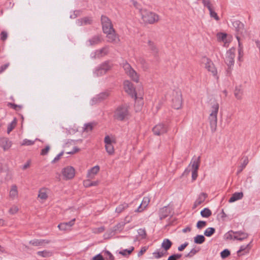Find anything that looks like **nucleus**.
<instances>
[{"instance_id": "nucleus-1", "label": "nucleus", "mask_w": 260, "mask_h": 260, "mask_svg": "<svg viewBox=\"0 0 260 260\" xmlns=\"http://www.w3.org/2000/svg\"><path fill=\"white\" fill-rule=\"evenodd\" d=\"M123 88L124 91L132 98L134 99L136 102L140 103V106L137 110H140L143 105V96L140 93L137 94L134 84L129 80H125L123 83Z\"/></svg>"}, {"instance_id": "nucleus-2", "label": "nucleus", "mask_w": 260, "mask_h": 260, "mask_svg": "<svg viewBox=\"0 0 260 260\" xmlns=\"http://www.w3.org/2000/svg\"><path fill=\"white\" fill-rule=\"evenodd\" d=\"M131 117V108L128 104H121L115 110V119L118 121L126 122Z\"/></svg>"}, {"instance_id": "nucleus-3", "label": "nucleus", "mask_w": 260, "mask_h": 260, "mask_svg": "<svg viewBox=\"0 0 260 260\" xmlns=\"http://www.w3.org/2000/svg\"><path fill=\"white\" fill-rule=\"evenodd\" d=\"M101 21L103 25V31L107 34V38L109 42L114 41V29L112 27V22L109 19L105 16L101 17Z\"/></svg>"}, {"instance_id": "nucleus-4", "label": "nucleus", "mask_w": 260, "mask_h": 260, "mask_svg": "<svg viewBox=\"0 0 260 260\" xmlns=\"http://www.w3.org/2000/svg\"><path fill=\"white\" fill-rule=\"evenodd\" d=\"M140 14L142 20L145 23L153 24L159 20V17L157 14L146 9H140Z\"/></svg>"}, {"instance_id": "nucleus-5", "label": "nucleus", "mask_w": 260, "mask_h": 260, "mask_svg": "<svg viewBox=\"0 0 260 260\" xmlns=\"http://www.w3.org/2000/svg\"><path fill=\"white\" fill-rule=\"evenodd\" d=\"M181 92L179 90L174 91L172 93V105L175 109H179L182 106Z\"/></svg>"}, {"instance_id": "nucleus-6", "label": "nucleus", "mask_w": 260, "mask_h": 260, "mask_svg": "<svg viewBox=\"0 0 260 260\" xmlns=\"http://www.w3.org/2000/svg\"><path fill=\"white\" fill-rule=\"evenodd\" d=\"M58 175H61L62 179L64 180H71L75 176V170L72 166H67L61 170V174Z\"/></svg>"}, {"instance_id": "nucleus-7", "label": "nucleus", "mask_w": 260, "mask_h": 260, "mask_svg": "<svg viewBox=\"0 0 260 260\" xmlns=\"http://www.w3.org/2000/svg\"><path fill=\"white\" fill-rule=\"evenodd\" d=\"M123 69L126 74L134 82L138 83L139 82V75L132 68L129 64L125 63L123 64Z\"/></svg>"}, {"instance_id": "nucleus-8", "label": "nucleus", "mask_w": 260, "mask_h": 260, "mask_svg": "<svg viewBox=\"0 0 260 260\" xmlns=\"http://www.w3.org/2000/svg\"><path fill=\"white\" fill-rule=\"evenodd\" d=\"M203 62L205 63V68L216 78L218 79L217 71L212 61L208 58L204 57Z\"/></svg>"}, {"instance_id": "nucleus-9", "label": "nucleus", "mask_w": 260, "mask_h": 260, "mask_svg": "<svg viewBox=\"0 0 260 260\" xmlns=\"http://www.w3.org/2000/svg\"><path fill=\"white\" fill-rule=\"evenodd\" d=\"M235 56V49L233 48L229 49L226 53L225 57V62L229 66L231 67L234 63Z\"/></svg>"}, {"instance_id": "nucleus-10", "label": "nucleus", "mask_w": 260, "mask_h": 260, "mask_svg": "<svg viewBox=\"0 0 260 260\" xmlns=\"http://www.w3.org/2000/svg\"><path fill=\"white\" fill-rule=\"evenodd\" d=\"M105 147L107 152L109 155H112L114 153V147L113 146V140L109 136H106L104 139Z\"/></svg>"}, {"instance_id": "nucleus-11", "label": "nucleus", "mask_w": 260, "mask_h": 260, "mask_svg": "<svg viewBox=\"0 0 260 260\" xmlns=\"http://www.w3.org/2000/svg\"><path fill=\"white\" fill-rule=\"evenodd\" d=\"M12 145V142L8 138H0V147L4 151L9 150Z\"/></svg>"}, {"instance_id": "nucleus-12", "label": "nucleus", "mask_w": 260, "mask_h": 260, "mask_svg": "<svg viewBox=\"0 0 260 260\" xmlns=\"http://www.w3.org/2000/svg\"><path fill=\"white\" fill-rule=\"evenodd\" d=\"M233 27L238 34L244 36L245 34V29L244 28V24L238 20H236L233 22Z\"/></svg>"}, {"instance_id": "nucleus-13", "label": "nucleus", "mask_w": 260, "mask_h": 260, "mask_svg": "<svg viewBox=\"0 0 260 260\" xmlns=\"http://www.w3.org/2000/svg\"><path fill=\"white\" fill-rule=\"evenodd\" d=\"M167 131V128L164 124L159 123L156 125L153 128V132L155 135H160Z\"/></svg>"}, {"instance_id": "nucleus-14", "label": "nucleus", "mask_w": 260, "mask_h": 260, "mask_svg": "<svg viewBox=\"0 0 260 260\" xmlns=\"http://www.w3.org/2000/svg\"><path fill=\"white\" fill-rule=\"evenodd\" d=\"M100 168L98 165L95 166L93 167L88 170L86 174L87 178L94 179L95 176L100 172Z\"/></svg>"}, {"instance_id": "nucleus-15", "label": "nucleus", "mask_w": 260, "mask_h": 260, "mask_svg": "<svg viewBox=\"0 0 260 260\" xmlns=\"http://www.w3.org/2000/svg\"><path fill=\"white\" fill-rule=\"evenodd\" d=\"M150 201V199L148 197H145L141 204L139 207L135 210L136 212H142L146 209Z\"/></svg>"}, {"instance_id": "nucleus-16", "label": "nucleus", "mask_w": 260, "mask_h": 260, "mask_svg": "<svg viewBox=\"0 0 260 260\" xmlns=\"http://www.w3.org/2000/svg\"><path fill=\"white\" fill-rule=\"evenodd\" d=\"M75 219H73L69 222H63L59 224L57 226L58 228L61 231H68L75 224Z\"/></svg>"}, {"instance_id": "nucleus-17", "label": "nucleus", "mask_w": 260, "mask_h": 260, "mask_svg": "<svg viewBox=\"0 0 260 260\" xmlns=\"http://www.w3.org/2000/svg\"><path fill=\"white\" fill-rule=\"evenodd\" d=\"M9 196L12 200L16 199L18 197V187L16 184H13L11 186Z\"/></svg>"}, {"instance_id": "nucleus-18", "label": "nucleus", "mask_w": 260, "mask_h": 260, "mask_svg": "<svg viewBox=\"0 0 260 260\" xmlns=\"http://www.w3.org/2000/svg\"><path fill=\"white\" fill-rule=\"evenodd\" d=\"M217 115H209V121L210 123V128L212 132L214 133L216 131L217 128Z\"/></svg>"}, {"instance_id": "nucleus-19", "label": "nucleus", "mask_w": 260, "mask_h": 260, "mask_svg": "<svg viewBox=\"0 0 260 260\" xmlns=\"http://www.w3.org/2000/svg\"><path fill=\"white\" fill-rule=\"evenodd\" d=\"M49 190L47 188H42L39 191L38 198L43 202L46 201L48 198Z\"/></svg>"}, {"instance_id": "nucleus-20", "label": "nucleus", "mask_w": 260, "mask_h": 260, "mask_svg": "<svg viewBox=\"0 0 260 260\" xmlns=\"http://www.w3.org/2000/svg\"><path fill=\"white\" fill-rule=\"evenodd\" d=\"M207 197V194L205 193H201L197 198V199L196 200L193 205V208H196L199 206H200L201 204H202L205 201L206 198Z\"/></svg>"}, {"instance_id": "nucleus-21", "label": "nucleus", "mask_w": 260, "mask_h": 260, "mask_svg": "<svg viewBox=\"0 0 260 260\" xmlns=\"http://www.w3.org/2000/svg\"><path fill=\"white\" fill-rule=\"evenodd\" d=\"M200 163V157L193 158L191 160L190 166L191 167L192 171H198Z\"/></svg>"}, {"instance_id": "nucleus-22", "label": "nucleus", "mask_w": 260, "mask_h": 260, "mask_svg": "<svg viewBox=\"0 0 260 260\" xmlns=\"http://www.w3.org/2000/svg\"><path fill=\"white\" fill-rule=\"evenodd\" d=\"M235 239L239 240V241H242L246 238H247L248 235L247 233H245L242 231H237L235 232Z\"/></svg>"}, {"instance_id": "nucleus-23", "label": "nucleus", "mask_w": 260, "mask_h": 260, "mask_svg": "<svg viewBox=\"0 0 260 260\" xmlns=\"http://www.w3.org/2000/svg\"><path fill=\"white\" fill-rule=\"evenodd\" d=\"M219 105L217 102H214L212 104L211 109L210 110L209 115H217L219 110Z\"/></svg>"}, {"instance_id": "nucleus-24", "label": "nucleus", "mask_w": 260, "mask_h": 260, "mask_svg": "<svg viewBox=\"0 0 260 260\" xmlns=\"http://www.w3.org/2000/svg\"><path fill=\"white\" fill-rule=\"evenodd\" d=\"M92 20L90 17H85L80 19H78L77 21V23L78 25L81 26L87 24H90L91 23Z\"/></svg>"}, {"instance_id": "nucleus-25", "label": "nucleus", "mask_w": 260, "mask_h": 260, "mask_svg": "<svg viewBox=\"0 0 260 260\" xmlns=\"http://www.w3.org/2000/svg\"><path fill=\"white\" fill-rule=\"evenodd\" d=\"M110 68V66L109 64V63L105 62L98 70L97 74L101 75L103 74H105L108 70H109Z\"/></svg>"}, {"instance_id": "nucleus-26", "label": "nucleus", "mask_w": 260, "mask_h": 260, "mask_svg": "<svg viewBox=\"0 0 260 260\" xmlns=\"http://www.w3.org/2000/svg\"><path fill=\"white\" fill-rule=\"evenodd\" d=\"M243 192H235L234 194H233L232 196L230 199L229 202L230 203H233L237 200L241 199L243 198Z\"/></svg>"}, {"instance_id": "nucleus-27", "label": "nucleus", "mask_w": 260, "mask_h": 260, "mask_svg": "<svg viewBox=\"0 0 260 260\" xmlns=\"http://www.w3.org/2000/svg\"><path fill=\"white\" fill-rule=\"evenodd\" d=\"M148 48L151 51V53L154 55H156L158 52V49L153 42L151 41L150 40L148 41Z\"/></svg>"}, {"instance_id": "nucleus-28", "label": "nucleus", "mask_w": 260, "mask_h": 260, "mask_svg": "<svg viewBox=\"0 0 260 260\" xmlns=\"http://www.w3.org/2000/svg\"><path fill=\"white\" fill-rule=\"evenodd\" d=\"M172 245V242L168 239H165L162 243L161 247L164 249L166 251L169 250Z\"/></svg>"}, {"instance_id": "nucleus-29", "label": "nucleus", "mask_w": 260, "mask_h": 260, "mask_svg": "<svg viewBox=\"0 0 260 260\" xmlns=\"http://www.w3.org/2000/svg\"><path fill=\"white\" fill-rule=\"evenodd\" d=\"M250 244H248L247 245H242L240 247L239 250L237 251V253L239 256L244 254V253H241L242 252L244 251L245 253H247L249 252L250 249L249 247Z\"/></svg>"}, {"instance_id": "nucleus-30", "label": "nucleus", "mask_w": 260, "mask_h": 260, "mask_svg": "<svg viewBox=\"0 0 260 260\" xmlns=\"http://www.w3.org/2000/svg\"><path fill=\"white\" fill-rule=\"evenodd\" d=\"M101 42V38L100 36H95L89 40L90 45L97 44Z\"/></svg>"}, {"instance_id": "nucleus-31", "label": "nucleus", "mask_w": 260, "mask_h": 260, "mask_svg": "<svg viewBox=\"0 0 260 260\" xmlns=\"http://www.w3.org/2000/svg\"><path fill=\"white\" fill-rule=\"evenodd\" d=\"M134 249V247H131L129 249H124L119 251H117V253H118L124 256H127L132 253Z\"/></svg>"}, {"instance_id": "nucleus-32", "label": "nucleus", "mask_w": 260, "mask_h": 260, "mask_svg": "<svg viewBox=\"0 0 260 260\" xmlns=\"http://www.w3.org/2000/svg\"><path fill=\"white\" fill-rule=\"evenodd\" d=\"M212 214L211 210L207 208H204L201 211V215L203 217L208 218L210 217Z\"/></svg>"}, {"instance_id": "nucleus-33", "label": "nucleus", "mask_w": 260, "mask_h": 260, "mask_svg": "<svg viewBox=\"0 0 260 260\" xmlns=\"http://www.w3.org/2000/svg\"><path fill=\"white\" fill-rule=\"evenodd\" d=\"M205 238L204 236L198 235L194 238V242L196 244H201L204 242Z\"/></svg>"}, {"instance_id": "nucleus-34", "label": "nucleus", "mask_w": 260, "mask_h": 260, "mask_svg": "<svg viewBox=\"0 0 260 260\" xmlns=\"http://www.w3.org/2000/svg\"><path fill=\"white\" fill-rule=\"evenodd\" d=\"M37 254L43 257H48L52 256V253L50 251L44 250L38 251Z\"/></svg>"}, {"instance_id": "nucleus-35", "label": "nucleus", "mask_w": 260, "mask_h": 260, "mask_svg": "<svg viewBox=\"0 0 260 260\" xmlns=\"http://www.w3.org/2000/svg\"><path fill=\"white\" fill-rule=\"evenodd\" d=\"M202 3L204 6L208 9V11L214 8L210 0H202Z\"/></svg>"}, {"instance_id": "nucleus-36", "label": "nucleus", "mask_w": 260, "mask_h": 260, "mask_svg": "<svg viewBox=\"0 0 260 260\" xmlns=\"http://www.w3.org/2000/svg\"><path fill=\"white\" fill-rule=\"evenodd\" d=\"M128 207V204L126 203H124L118 206L115 209V211L117 213L122 212L124 209Z\"/></svg>"}, {"instance_id": "nucleus-37", "label": "nucleus", "mask_w": 260, "mask_h": 260, "mask_svg": "<svg viewBox=\"0 0 260 260\" xmlns=\"http://www.w3.org/2000/svg\"><path fill=\"white\" fill-rule=\"evenodd\" d=\"M235 232L233 231H230L224 235V238L226 240H235V237H236Z\"/></svg>"}, {"instance_id": "nucleus-38", "label": "nucleus", "mask_w": 260, "mask_h": 260, "mask_svg": "<svg viewBox=\"0 0 260 260\" xmlns=\"http://www.w3.org/2000/svg\"><path fill=\"white\" fill-rule=\"evenodd\" d=\"M209 12L210 17L214 18L216 21L219 20V17L215 11L214 8L211 9V10H209Z\"/></svg>"}, {"instance_id": "nucleus-39", "label": "nucleus", "mask_w": 260, "mask_h": 260, "mask_svg": "<svg viewBox=\"0 0 260 260\" xmlns=\"http://www.w3.org/2000/svg\"><path fill=\"white\" fill-rule=\"evenodd\" d=\"M38 139H36L35 140H30L28 139H24L21 143V146H31L34 144L35 141L37 140Z\"/></svg>"}, {"instance_id": "nucleus-40", "label": "nucleus", "mask_w": 260, "mask_h": 260, "mask_svg": "<svg viewBox=\"0 0 260 260\" xmlns=\"http://www.w3.org/2000/svg\"><path fill=\"white\" fill-rule=\"evenodd\" d=\"M215 232L213 228H208L204 232V235L207 237L211 236Z\"/></svg>"}, {"instance_id": "nucleus-41", "label": "nucleus", "mask_w": 260, "mask_h": 260, "mask_svg": "<svg viewBox=\"0 0 260 260\" xmlns=\"http://www.w3.org/2000/svg\"><path fill=\"white\" fill-rule=\"evenodd\" d=\"M45 243V240H31L29 242V243L32 245L35 246H39L42 245Z\"/></svg>"}, {"instance_id": "nucleus-42", "label": "nucleus", "mask_w": 260, "mask_h": 260, "mask_svg": "<svg viewBox=\"0 0 260 260\" xmlns=\"http://www.w3.org/2000/svg\"><path fill=\"white\" fill-rule=\"evenodd\" d=\"M217 38L219 41L224 42L226 39L227 35L223 33H219L217 35Z\"/></svg>"}, {"instance_id": "nucleus-43", "label": "nucleus", "mask_w": 260, "mask_h": 260, "mask_svg": "<svg viewBox=\"0 0 260 260\" xmlns=\"http://www.w3.org/2000/svg\"><path fill=\"white\" fill-rule=\"evenodd\" d=\"M94 125L93 123H89L85 124L84 125V131H85L86 132H88L92 131Z\"/></svg>"}, {"instance_id": "nucleus-44", "label": "nucleus", "mask_w": 260, "mask_h": 260, "mask_svg": "<svg viewBox=\"0 0 260 260\" xmlns=\"http://www.w3.org/2000/svg\"><path fill=\"white\" fill-rule=\"evenodd\" d=\"M248 163V159L247 158H245L243 160L242 164L240 166L239 169L238 170V173H240L243 170V169L246 167Z\"/></svg>"}, {"instance_id": "nucleus-45", "label": "nucleus", "mask_w": 260, "mask_h": 260, "mask_svg": "<svg viewBox=\"0 0 260 260\" xmlns=\"http://www.w3.org/2000/svg\"><path fill=\"white\" fill-rule=\"evenodd\" d=\"M16 121L15 120H14L10 124L8 125L7 128V133L9 134L16 126Z\"/></svg>"}, {"instance_id": "nucleus-46", "label": "nucleus", "mask_w": 260, "mask_h": 260, "mask_svg": "<svg viewBox=\"0 0 260 260\" xmlns=\"http://www.w3.org/2000/svg\"><path fill=\"white\" fill-rule=\"evenodd\" d=\"M19 211L18 207L16 205L12 206L9 210V213L11 214H16Z\"/></svg>"}, {"instance_id": "nucleus-47", "label": "nucleus", "mask_w": 260, "mask_h": 260, "mask_svg": "<svg viewBox=\"0 0 260 260\" xmlns=\"http://www.w3.org/2000/svg\"><path fill=\"white\" fill-rule=\"evenodd\" d=\"M206 225L207 222L206 221L200 220L197 222V227L198 229L201 230L203 228L205 227Z\"/></svg>"}, {"instance_id": "nucleus-48", "label": "nucleus", "mask_w": 260, "mask_h": 260, "mask_svg": "<svg viewBox=\"0 0 260 260\" xmlns=\"http://www.w3.org/2000/svg\"><path fill=\"white\" fill-rule=\"evenodd\" d=\"M230 254V252L228 249H224L220 253L221 257L222 258H225L229 256Z\"/></svg>"}, {"instance_id": "nucleus-49", "label": "nucleus", "mask_w": 260, "mask_h": 260, "mask_svg": "<svg viewBox=\"0 0 260 260\" xmlns=\"http://www.w3.org/2000/svg\"><path fill=\"white\" fill-rule=\"evenodd\" d=\"M181 256V254H175L169 256L168 260H177Z\"/></svg>"}, {"instance_id": "nucleus-50", "label": "nucleus", "mask_w": 260, "mask_h": 260, "mask_svg": "<svg viewBox=\"0 0 260 260\" xmlns=\"http://www.w3.org/2000/svg\"><path fill=\"white\" fill-rule=\"evenodd\" d=\"M50 147L49 145L46 146L44 149H42V150L41 151V153H40L41 155H45L47 154L49 151L50 150Z\"/></svg>"}, {"instance_id": "nucleus-51", "label": "nucleus", "mask_w": 260, "mask_h": 260, "mask_svg": "<svg viewBox=\"0 0 260 260\" xmlns=\"http://www.w3.org/2000/svg\"><path fill=\"white\" fill-rule=\"evenodd\" d=\"M92 179L87 178V179L83 181V184L84 187H89L91 186V181Z\"/></svg>"}, {"instance_id": "nucleus-52", "label": "nucleus", "mask_w": 260, "mask_h": 260, "mask_svg": "<svg viewBox=\"0 0 260 260\" xmlns=\"http://www.w3.org/2000/svg\"><path fill=\"white\" fill-rule=\"evenodd\" d=\"M153 255L155 258H159L163 256L164 253L162 252L155 251L153 253Z\"/></svg>"}, {"instance_id": "nucleus-53", "label": "nucleus", "mask_w": 260, "mask_h": 260, "mask_svg": "<svg viewBox=\"0 0 260 260\" xmlns=\"http://www.w3.org/2000/svg\"><path fill=\"white\" fill-rule=\"evenodd\" d=\"M235 96L237 99H241L242 97V93L240 89H236L235 91Z\"/></svg>"}, {"instance_id": "nucleus-54", "label": "nucleus", "mask_w": 260, "mask_h": 260, "mask_svg": "<svg viewBox=\"0 0 260 260\" xmlns=\"http://www.w3.org/2000/svg\"><path fill=\"white\" fill-rule=\"evenodd\" d=\"M236 38L238 41L239 48V56H242L243 54L242 47H241V44L239 41V37L238 36H237Z\"/></svg>"}, {"instance_id": "nucleus-55", "label": "nucleus", "mask_w": 260, "mask_h": 260, "mask_svg": "<svg viewBox=\"0 0 260 260\" xmlns=\"http://www.w3.org/2000/svg\"><path fill=\"white\" fill-rule=\"evenodd\" d=\"M132 4L133 6L135 7L136 9H139V10L141 9L140 8V4L135 0H131Z\"/></svg>"}, {"instance_id": "nucleus-56", "label": "nucleus", "mask_w": 260, "mask_h": 260, "mask_svg": "<svg viewBox=\"0 0 260 260\" xmlns=\"http://www.w3.org/2000/svg\"><path fill=\"white\" fill-rule=\"evenodd\" d=\"M91 260H105V259L102 255L99 254L93 257Z\"/></svg>"}, {"instance_id": "nucleus-57", "label": "nucleus", "mask_w": 260, "mask_h": 260, "mask_svg": "<svg viewBox=\"0 0 260 260\" xmlns=\"http://www.w3.org/2000/svg\"><path fill=\"white\" fill-rule=\"evenodd\" d=\"M79 150H80V149L78 147H74L73 148V150L72 151H67V153L68 154H73L78 152V151H79Z\"/></svg>"}, {"instance_id": "nucleus-58", "label": "nucleus", "mask_w": 260, "mask_h": 260, "mask_svg": "<svg viewBox=\"0 0 260 260\" xmlns=\"http://www.w3.org/2000/svg\"><path fill=\"white\" fill-rule=\"evenodd\" d=\"M7 38V33L5 31H2L1 34V39L2 41H5Z\"/></svg>"}, {"instance_id": "nucleus-59", "label": "nucleus", "mask_w": 260, "mask_h": 260, "mask_svg": "<svg viewBox=\"0 0 260 260\" xmlns=\"http://www.w3.org/2000/svg\"><path fill=\"white\" fill-rule=\"evenodd\" d=\"M9 63H7L4 65H3L0 68V73L3 72L5 70H6L8 67L9 66Z\"/></svg>"}, {"instance_id": "nucleus-60", "label": "nucleus", "mask_w": 260, "mask_h": 260, "mask_svg": "<svg viewBox=\"0 0 260 260\" xmlns=\"http://www.w3.org/2000/svg\"><path fill=\"white\" fill-rule=\"evenodd\" d=\"M197 252V251L194 249H192L187 255L186 256L187 257H191L193 255H194Z\"/></svg>"}, {"instance_id": "nucleus-61", "label": "nucleus", "mask_w": 260, "mask_h": 260, "mask_svg": "<svg viewBox=\"0 0 260 260\" xmlns=\"http://www.w3.org/2000/svg\"><path fill=\"white\" fill-rule=\"evenodd\" d=\"M187 245H188V243L186 242V243L181 245L180 246H179L178 247V249L179 251H181L183 250Z\"/></svg>"}, {"instance_id": "nucleus-62", "label": "nucleus", "mask_w": 260, "mask_h": 260, "mask_svg": "<svg viewBox=\"0 0 260 260\" xmlns=\"http://www.w3.org/2000/svg\"><path fill=\"white\" fill-rule=\"evenodd\" d=\"M63 152H61L58 154L53 160L52 162L55 163L60 158V157L62 155Z\"/></svg>"}, {"instance_id": "nucleus-63", "label": "nucleus", "mask_w": 260, "mask_h": 260, "mask_svg": "<svg viewBox=\"0 0 260 260\" xmlns=\"http://www.w3.org/2000/svg\"><path fill=\"white\" fill-rule=\"evenodd\" d=\"M139 234L142 237H144L146 235L145 231L144 229H140L138 230Z\"/></svg>"}, {"instance_id": "nucleus-64", "label": "nucleus", "mask_w": 260, "mask_h": 260, "mask_svg": "<svg viewBox=\"0 0 260 260\" xmlns=\"http://www.w3.org/2000/svg\"><path fill=\"white\" fill-rule=\"evenodd\" d=\"M108 96V94L107 93H102L99 95V98L101 100H103L106 98Z\"/></svg>"}]
</instances>
